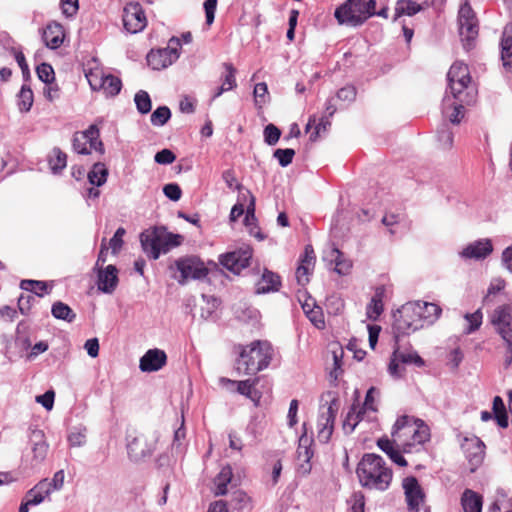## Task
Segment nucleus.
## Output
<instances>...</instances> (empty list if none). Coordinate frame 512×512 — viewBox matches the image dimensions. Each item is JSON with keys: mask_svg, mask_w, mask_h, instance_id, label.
<instances>
[{"mask_svg": "<svg viewBox=\"0 0 512 512\" xmlns=\"http://www.w3.org/2000/svg\"><path fill=\"white\" fill-rule=\"evenodd\" d=\"M167 362V355L158 348L149 349L141 358L139 368L142 372H156L162 369Z\"/></svg>", "mask_w": 512, "mask_h": 512, "instance_id": "412c9836", "label": "nucleus"}, {"mask_svg": "<svg viewBox=\"0 0 512 512\" xmlns=\"http://www.w3.org/2000/svg\"><path fill=\"white\" fill-rule=\"evenodd\" d=\"M156 433L139 434L128 440L127 451L131 460L140 461L150 456L156 448Z\"/></svg>", "mask_w": 512, "mask_h": 512, "instance_id": "f8f14e48", "label": "nucleus"}, {"mask_svg": "<svg viewBox=\"0 0 512 512\" xmlns=\"http://www.w3.org/2000/svg\"><path fill=\"white\" fill-rule=\"evenodd\" d=\"M217 7V0H206L204 2V9L206 13V23L211 25L215 18V11Z\"/></svg>", "mask_w": 512, "mask_h": 512, "instance_id": "69168bd1", "label": "nucleus"}, {"mask_svg": "<svg viewBox=\"0 0 512 512\" xmlns=\"http://www.w3.org/2000/svg\"><path fill=\"white\" fill-rule=\"evenodd\" d=\"M123 25L132 34L141 32L147 26V18L142 6L136 2L128 3L123 11Z\"/></svg>", "mask_w": 512, "mask_h": 512, "instance_id": "4468645a", "label": "nucleus"}, {"mask_svg": "<svg viewBox=\"0 0 512 512\" xmlns=\"http://www.w3.org/2000/svg\"><path fill=\"white\" fill-rule=\"evenodd\" d=\"M352 268L351 260L344 257L343 253L334 264V271L339 275H348Z\"/></svg>", "mask_w": 512, "mask_h": 512, "instance_id": "6e6d98bb", "label": "nucleus"}, {"mask_svg": "<svg viewBox=\"0 0 512 512\" xmlns=\"http://www.w3.org/2000/svg\"><path fill=\"white\" fill-rule=\"evenodd\" d=\"M232 476H233L232 468L229 465L224 466L221 469V471L219 472V474L216 476V478L214 480L215 494L217 496L225 495L227 493V491H228L227 485L231 482Z\"/></svg>", "mask_w": 512, "mask_h": 512, "instance_id": "72a5a7b5", "label": "nucleus"}, {"mask_svg": "<svg viewBox=\"0 0 512 512\" xmlns=\"http://www.w3.org/2000/svg\"><path fill=\"white\" fill-rule=\"evenodd\" d=\"M179 239V235L164 238L156 231L142 233L140 237L143 250L153 259L159 258L161 253H167L171 247L179 245Z\"/></svg>", "mask_w": 512, "mask_h": 512, "instance_id": "1a4fd4ad", "label": "nucleus"}, {"mask_svg": "<svg viewBox=\"0 0 512 512\" xmlns=\"http://www.w3.org/2000/svg\"><path fill=\"white\" fill-rule=\"evenodd\" d=\"M273 348L267 341L256 340L242 348L237 361V370L243 374H256L270 364Z\"/></svg>", "mask_w": 512, "mask_h": 512, "instance_id": "20e7f679", "label": "nucleus"}, {"mask_svg": "<svg viewBox=\"0 0 512 512\" xmlns=\"http://www.w3.org/2000/svg\"><path fill=\"white\" fill-rule=\"evenodd\" d=\"M20 288L34 293L38 297L43 296V291H46L47 284L44 281L38 280H22L20 283Z\"/></svg>", "mask_w": 512, "mask_h": 512, "instance_id": "37998d69", "label": "nucleus"}, {"mask_svg": "<svg viewBox=\"0 0 512 512\" xmlns=\"http://www.w3.org/2000/svg\"><path fill=\"white\" fill-rule=\"evenodd\" d=\"M18 98L19 109L23 112H28L31 109L34 100L32 90L29 87H26L25 85L22 86Z\"/></svg>", "mask_w": 512, "mask_h": 512, "instance_id": "c03bdc74", "label": "nucleus"}, {"mask_svg": "<svg viewBox=\"0 0 512 512\" xmlns=\"http://www.w3.org/2000/svg\"><path fill=\"white\" fill-rule=\"evenodd\" d=\"M463 512H482L483 498L471 489H465L460 498Z\"/></svg>", "mask_w": 512, "mask_h": 512, "instance_id": "c756f323", "label": "nucleus"}, {"mask_svg": "<svg viewBox=\"0 0 512 512\" xmlns=\"http://www.w3.org/2000/svg\"><path fill=\"white\" fill-rule=\"evenodd\" d=\"M170 117V109L167 106H160L151 114L150 120L154 126H163Z\"/></svg>", "mask_w": 512, "mask_h": 512, "instance_id": "49530a36", "label": "nucleus"}, {"mask_svg": "<svg viewBox=\"0 0 512 512\" xmlns=\"http://www.w3.org/2000/svg\"><path fill=\"white\" fill-rule=\"evenodd\" d=\"M306 316L316 328L323 329L325 327L322 308L315 303H312L311 310H307Z\"/></svg>", "mask_w": 512, "mask_h": 512, "instance_id": "a18cd8bd", "label": "nucleus"}, {"mask_svg": "<svg viewBox=\"0 0 512 512\" xmlns=\"http://www.w3.org/2000/svg\"><path fill=\"white\" fill-rule=\"evenodd\" d=\"M99 136L96 125H90L85 131L76 132L73 136V150L80 155H88L92 150L103 154L104 146Z\"/></svg>", "mask_w": 512, "mask_h": 512, "instance_id": "9b49d317", "label": "nucleus"}, {"mask_svg": "<svg viewBox=\"0 0 512 512\" xmlns=\"http://www.w3.org/2000/svg\"><path fill=\"white\" fill-rule=\"evenodd\" d=\"M220 383L222 385H237V391L251 399L256 404L260 399V393L255 389L256 380H244V381H234L228 378H220Z\"/></svg>", "mask_w": 512, "mask_h": 512, "instance_id": "bb28decb", "label": "nucleus"}, {"mask_svg": "<svg viewBox=\"0 0 512 512\" xmlns=\"http://www.w3.org/2000/svg\"><path fill=\"white\" fill-rule=\"evenodd\" d=\"M336 96L341 101L351 103L356 98V89L353 86H345L338 90Z\"/></svg>", "mask_w": 512, "mask_h": 512, "instance_id": "680f3d73", "label": "nucleus"}, {"mask_svg": "<svg viewBox=\"0 0 512 512\" xmlns=\"http://www.w3.org/2000/svg\"><path fill=\"white\" fill-rule=\"evenodd\" d=\"M164 195L172 201H178L181 198L182 191L178 184L169 183L163 187Z\"/></svg>", "mask_w": 512, "mask_h": 512, "instance_id": "4d7b16f0", "label": "nucleus"}, {"mask_svg": "<svg viewBox=\"0 0 512 512\" xmlns=\"http://www.w3.org/2000/svg\"><path fill=\"white\" fill-rule=\"evenodd\" d=\"M313 440L306 435L302 434L299 438V444L297 448V472L302 476L310 474L312 469L311 458L314 455L311 445Z\"/></svg>", "mask_w": 512, "mask_h": 512, "instance_id": "6ab92c4d", "label": "nucleus"}, {"mask_svg": "<svg viewBox=\"0 0 512 512\" xmlns=\"http://www.w3.org/2000/svg\"><path fill=\"white\" fill-rule=\"evenodd\" d=\"M281 285L280 277L274 272L265 269L261 278L256 283V293L265 294L279 290Z\"/></svg>", "mask_w": 512, "mask_h": 512, "instance_id": "c85d7f7f", "label": "nucleus"}, {"mask_svg": "<svg viewBox=\"0 0 512 512\" xmlns=\"http://www.w3.org/2000/svg\"><path fill=\"white\" fill-rule=\"evenodd\" d=\"M53 154L55 157L50 160V166L53 172L57 173L66 167L67 155L58 148L53 150Z\"/></svg>", "mask_w": 512, "mask_h": 512, "instance_id": "de8ad7c7", "label": "nucleus"}, {"mask_svg": "<svg viewBox=\"0 0 512 512\" xmlns=\"http://www.w3.org/2000/svg\"><path fill=\"white\" fill-rule=\"evenodd\" d=\"M32 442L33 459L37 463H40L45 459L47 455L48 444L44 440V435L41 431H34L32 433Z\"/></svg>", "mask_w": 512, "mask_h": 512, "instance_id": "473e14b6", "label": "nucleus"}, {"mask_svg": "<svg viewBox=\"0 0 512 512\" xmlns=\"http://www.w3.org/2000/svg\"><path fill=\"white\" fill-rule=\"evenodd\" d=\"M108 176V170L106 166L103 163H95L91 169V171L88 173V180L90 184L95 185L97 187L102 186Z\"/></svg>", "mask_w": 512, "mask_h": 512, "instance_id": "e433bc0d", "label": "nucleus"}, {"mask_svg": "<svg viewBox=\"0 0 512 512\" xmlns=\"http://www.w3.org/2000/svg\"><path fill=\"white\" fill-rule=\"evenodd\" d=\"M34 299H35V297L33 295H30V294H27V295L22 294L19 297V299H18V308H19V311L23 315L28 314V312L31 309V305H32V302L34 301Z\"/></svg>", "mask_w": 512, "mask_h": 512, "instance_id": "0e129e2a", "label": "nucleus"}, {"mask_svg": "<svg viewBox=\"0 0 512 512\" xmlns=\"http://www.w3.org/2000/svg\"><path fill=\"white\" fill-rule=\"evenodd\" d=\"M357 475L363 487L386 490L392 480V471L383 458L376 454H365L357 467Z\"/></svg>", "mask_w": 512, "mask_h": 512, "instance_id": "7ed1b4c3", "label": "nucleus"}, {"mask_svg": "<svg viewBox=\"0 0 512 512\" xmlns=\"http://www.w3.org/2000/svg\"><path fill=\"white\" fill-rule=\"evenodd\" d=\"M222 178L231 189L235 188L239 190L242 187L241 184L237 183L235 173L232 169L225 170L222 174Z\"/></svg>", "mask_w": 512, "mask_h": 512, "instance_id": "774afa93", "label": "nucleus"}, {"mask_svg": "<svg viewBox=\"0 0 512 512\" xmlns=\"http://www.w3.org/2000/svg\"><path fill=\"white\" fill-rule=\"evenodd\" d=\"M383 294V289L378 288L370 303L367 305L366 314L370 320H376L383 312Z\"/></svg>", "mask_w": 512, "mask_h": 512, "instance_id": "f704fd0d", "label": "nucleus"}, {"mask_svg": "<svg viewBox=\"0 0 512 512\" xmlns=\"http://www.w3.org/2000/svg\"><path fill=\"white\" fill-rule=\"evenodd\" d=\"M374 394H378V391L376 390V388L371 387L366 393V397H365L363 406L360 408L362 410L363 414H365L367 410L372 411V412L377 411V408L374 405V402H375Z\"/></svg>", "mask_w": 512, "mask_h": 512, "instance_id": "052dcab7", "label": "nucleus"}, {"mask_svg": "<svg viewBox=\"0 0 512 512\" xmlns=\"http://www.w3.org/2000/svg\"><path fill=\"white\" fill-rule=\"evenodd\" d=\"M461 449L471 466H479L485 456V444L475 435L463 437L460 443Z\"/></svg>", "mask_w": 512, "mask_h": 512, "instance_id": "a211bd4d", "label": "nucleus"}, {"mask_svg": "<svg viewBox=\"0 0 512 512\" xmlns=\"http://www.w3.org/2000/svg\"><path fill=\"white\" fill-rule=\"evenodd\" d=\"M491 323L504 342L512 341V304L498 306L491 315Z\"/></svg>", "mask_w": 512, "mask_h": 512, "instance_id": "ddd939ff", "label": "nucleus"}, {"mask_svg": "<svg viewBox=\"0 0 512 512\" xmlns=\"http://www.w3.org/2000/svg\"><path fill=\"white\" fill-rule=\"evenodd\" d=\"M280 136L281 131L274 124H268L264 128V140L268 145H275L279 141Z\"/></svg>", "mask_w": 512, "mask_h": 512, "instance_id": "864d4df0", "label": "nucleus"}, {"mask_svg": "<svg viewBox=\"0 0 512 512\" xmlns=\"http://www.w3.org/2000/svg\"><path fill=\"white\" fill-rule=\"evenodd\" d=\"M118 284V270L114 265H108L105 269H99L98 289L104 293H112Z\"/></svg>", "mask_w": 512, "mask_h": 512, "instance_id": "b1692460", "label": "nucleus"}, {"mask_svg": "<svg viewBox=\"0 0 512 512\" xmlns=\"http://www.w3.org/2000/svg\"><path fill=\"white\" fill-rule=\"evenodd\" d=\"M54 397V391L48 390L44 394L36 396V402L41 404L45 409L51 410L54 405Z\"/></svg>", "mask_w": 512, "mask_h": 512, "instance_id": "e2e57ef3", "label": "nucleus"}, {"mask_svg": "<svg viewBox=\"0 0 512 512\" xmlns=\"http://www.w3.org/2000/svg\"><path fill=\"white\" fill-rule=\"evenodd\" d=\"M251 258L252 249L249 246H245L236 251L221 255L219 262L229 271L239 274L242 269L249 266Z\"/></svg>", "mask_w": 512, "mask_h": 512, "instance_id": "dca6fc26", "label": "nucleus"}, {"mask_svg": "<svg viewBox=\"0 0 512 512\" xmlns=\"http://www.w3.org/2000/svg\"><path fill=\"white\" fill-rule=\"evenodd\" d=\"M493 415L497 421V424L501 428H506L508 426V416L506 412L505 404L500 396H495L493 399Z\"/></svg>", "mask_w": 512, "mask_h": 512, "instance_id": "4c0bfd02", "label": "nucleus"}, {"mask_svg": "<svg viewBox=\"0 0 512 512\" xmlns=\"http://www.w3.org/2000/svg\"><path fill=\"white\" fill-rule=\"evenodd\" d=\"M51 494L48 488V479L39 481L33 488H31L25 495L27 499H30V503L36 506L41 504L46 497Z\"/></svg>", "mask_w": 512, "mask_h": 512, "instance_id": "7c9ffc66", "label": "nucleus"}, {"mask_svg": "<svg viewBox=\"0 0 512 512\" xmlns=\"http://www.w3.org/2000/svg\"><path fill=\"white\" fill-rule=\"evenodd\" d=\"M181 39L172 37L166 48L151 50L147 55V63L154 70H161L172 65L180 56Z\"/></svg>", "mask_w": 512, "mask_h": 512, "instance_id": "9d476101", "label": "nucleus"}, {"mask_svg": "<svg viewBox=\"0 0 512 512\" xmlns=\"http://www.w3.org/2000/svg\"><path fill=\"white\" fill-rule=\"evenodd\" d=\"M125 233L126 230L123 227H119L110 239L109 245L113 254H117L121 250Z\"/></svg>", "mask_w": 512, "mask_h": 512, "instance_id": "5fc2aeb1", "label": "nucleus"}, {"mask_svg": "<svg viewBox=\"0 0 512 512\" xmlns=\"http://www.w3.org/2000/svg\"><path fill=\"white\" fill-rule=\"evenodd\" d=\"M375 0H347L335 10L339 24L356 27L375 14Z\"/></svg>", "mask_w": 512, "mask_h": 512, "instance_id": "423d86ee", "label": "nucleus"}, {"mask_svg": "<svg viewBox=\"0 0 512 512\" xmlns=\"http://www.w3.org/2000/svg\"><path fill=\"white\" fill-rule=\"evenodd\" d=\"M482 318L483 315L480 309H478L474 313L466 314L465 319L469 323V326L466 328V333L470 334L476 331L482 324Z\"/></svg>", "mask_w": 512, "mask_h": 512, "instance_id": "603ef678", "label": "nucleus"}, {"mask_svg": "<svg viewBox=\"0 0 512 512\" xmlns=\"http://www.w3.org/2000/svg\"><path fill=\"white\" fill-rule=\"evenodd\" d=\"M294 155L295 151L291 148L276 149L273 153V156L278 160L280 166L282 167H286L291 164Z\"/></svg>", "mask_w": 512, "mask_h": 512, "instance_id": "3c124183", "label": "nucleus"}, {"mask_svg": "<svg viewBox=\"0 0 512 512\" xmlns=\"http://www.w3.org/2000/svg\"><path fill=\"white\" fill-rule=\"evenodd\" d=\"M38 78L45 84H52L54 81V70L53 67L48 63L40 64L36 69Z\"/></svg>", "mask_w": 512, "mask_h": 512, "instance_id": "8fccbe9b", "label": "nucleus"}, {"mask_svg": "<svg viewBox=\"0 0 512 512\" xmlns=\"http://www.w3.org/2000/svg\"><path fill=\"white\" fill-rule=\"evenodd\" d=\"M175 154L169 149H163L156 153L154 160L158 164L168 165L175 161Z\"/></svg>", "mask_w": 512, "mask_h": 512, "instance_id": "bf43d9fd", "label": "nucleus"}, {"mask_svg": "<svg viewBox=\"0 0 512 512\" xmlns=\"http://www.w3.org/2000/svg\"><path fill=\"white\" fill-rule=\"evenodd\" d=\"M391 436L397 447H401L405 453H411L416 446L430 440V429L423 420L404 415L396 420Z\"/></svg>", "mask_w": 512, "mask_h": 512, "instance_id": "f03ea898", "label": "nucleus"}, {"mask_svg": "<svg viewBox=\"0 0 512 512\" xmlns=\"http://www.w3.org/2000/svg\"><path fill=\"white\" fill-rule=\"evenodd\" d=\"M134 101H135L137 110L141 114H147L151 111V107H152L151 99H150L149 94L146 91H144V90L138 91L135 94Z\"/></svg>", "mask_w": 512, "mask_h": 512, "instance_id": "79ce46f5", "label": "nucleus"}, {"mask_svg": "<svg viewBox=\"0 0 512 512\" xmlns=\"http://www.w3.org/2000/svg\"><path fill=\"white\" fill-rule=\"evenodd\" d=\"M450 94L458 101L472 104L476 99V90L470 85L471 77L468 66L462 62H455L447 74Z\"/></svg>", "mask_w": 512, "mask_h": 512, "instance_id": "39448f33", "label": "nucleus"}, {"mask_svg": "<svg viewBox=\"0 0 512 512\" xmlns=\"http://www.w3.org/2000/svg\"><path fill=\"white\" fill-rule=\"evenodd\" d=\"M393 355L401 363L414 364L417 367L424 366V360L418 355L416 351H401L399 348H396L393 352Z\"/></svg>", "mask_w": 512, "mask_h": 512, "instance_id": "58836bf2", "label": "nucleus"}, {"mask_svg": "<svg viewBox=\"0 0 512 512\" xmlns=\"http://www.w3.org/2000/svg\"><path fill=\"white\" fill-rule=\"evenodd\" d=\"M88 82L93 90H103L106 96H116L121 88V80L113 75L90 74L87 76Z\"/></svg>", "mask_w": 512, "mask_h": 512, "instance_id": "aec40b11", "label": "nucleus"}, {"mask_svg": "<svg viewBox=\"0 0 512 512\" xmlns=\"http://www.w3.org/2000/svg\"><path fill=\"white\" fill-rule=\"evenodd\" d=\"M42 38L48 48L57 49L64 40L63 27L58 23L48 24L43 31Z\"/></svg>", "mask_w": 512, "mask_h": 512, "instance_id": "cd10ccee", "label": "nucleus"}, {"mask_svg": "<svg viewBox=\"0 0 512 512\" xmlns=\"http://www.w3.org/2000/svg\"><path fill=\"white\" fill-rule=\"evenodd\" d=\"M169 268L179 272V275L173 274V278L180 285H185L189 280H201L208 275V268L195 256L179 258Z\"/></svg>", "mask_w": 512, "mask_h": 512, "instance_id": "0eeeda50", "label": "nucleus"}, {"mask_svg": "<svg viewBox=\"0 0 512 512\" xmlns=\"http://www.w3.org/2000/svg\"><path fill=\"white\" fill-rule=\"evenodd\" d=\"M501 60L507 71L512 70V22L507 24L503 30L501 41Z\"/></svg>", "mask_w": 512, "mask_h": 512, "instance_id": "a878e982", "label": "nucleus"}, {"mask_svg": "<svg viewBox=\"0 0 512 512\" xmlns=\"http://www.w3.org/2000/svg\"><path fill=\"white\" fill-rule=\"evenodd\" d=\"M225 74L223 75L222 84L220 87L225 88V91H231L236 88V69L231 63H224Z\"/></svg>", "mask_w": 512, "mask_h": 512, "instance_id": "a19ab883", "label": "nucleus"}, {"mask_svg": "<svg viewBox=\"0 0 512 512\" xmlns=\"http://www.w3.org/2000/svg\"><path fill=\"white\" fill-rule=\"evenodd\" d=\"M337 412V400H332L326 408L321 410L317 422V438L321 443H327L329 441L333 432Z\"/></svg>", "mask_w": 512, "mask_h": 512, "instance_id": "2eb2a0df", "label": "nucleus"}, {"mask_svg": "<svg viewBox=\"0 0 512 512\" xmlns=\"http://www.w3.org/2000/svg\"><path fill=\"white\" fill-rule=\"evenodd\" d=\"M393 21L406 16H414L422 10V6L413 0H398L395 5Z\"/></svg>", "mask_w": 512, "mask_h": 512, "instance_id": "2f4dec72", "label": "nucleus"}, {"mask_svg": "<svg viewBox=\"0 0 512 512\" xmlns=\"http://www.w3.org/2000/svg\"><path fill=\"white\" fill-rule=\"evenodd\" d=\"M363 415L364 414L361 409H358V407L355 405L352 406L344 420V430L348 433H352L358 423L363 419Z\"/></svg>", "mask_w": 512, "mask_h": 512, "instance_id": "ea45409f", "label": "nucleus"}, {"mask_svg": "<svg viewBox=\"0 0 512 512\" xmlns=\"http://www.w3.org/2000/svg\"><path fill=\"white\" fill-rule=\"evenodd\" d=\"M442 309L435 303L415 301L403 306L401 315L395 320L394 328L398 333L409 334L434 324Z\"/></svg>", "mask_w": 512, "mask_h": 512, "instance_id": "f257e3e1", "label": "nucleus"}, {"mask_svg": "<svg viewBox=\"0 0 512 512\" xmlns=\"http://www.w3.org/2000/svg\"><path fill=\"white\" fill-rule=\"evenodd\" d=\"M63 14L73 16L78 10V0H61Z\"/></svg>", "mask_w": 512, "mask_h": 512, "instance_id": "338daca9", "label": "nucleus"}, {"mask_svg": "<svg viewBox=\"0 0 512 512\" xmlns=\"http://www.w3.org/2000/svg\"><path fill=\"white\" fill-rule=\"evenodd\" d=\"M493 252L492 241L488 238L476 240L468 244L460 256L465 259L483 260Z\"/></svg>", "mask_w": 512, "mask_h": 512, "instance_id": "4be33fe9", "label": "nucleus"}, {"mask_svg": "<svg viewBox=\"0 0 512 512\" xmlns=\"http://www.w3.org/2000/svg\"><path fill=\"white\" fill-rule=\"evenodd\" d=\"M315 253L311 245H306L304 255L296 269V279L299 285L305 286L309 282V275L315 266Z\"/></svg>", "mask_w": 512, "mask_h": 512, "instance_id": "5701e85b", "label": "nucleus"}, {"mask_svg": "<svg viewBox=\"0 0 512 512\" xmlns=\"http://www.w3.org/2000/svg\"><path fill=\"white\" fill-rule=\"evenodd\" d=\"M253 94L256 105L261 107L263 104H266L269 100L267 84L265 82L257 83L254 87Z\"/></svg>", "mask_w": 512, "mask_h": 512, "instance_id": "09e8293b", "label": "nucleus"}, {"mask_svg": "<svg viewBox=\"0 0 512 512\" xmlns=\"http://www.w3.org/2000/svg\"><path fill=\"white\" fill-rule=\"evenodd\" d=\"M65 473L64 470L57 471L51 480H48V488L50 492L59 491L64 485Z\"/></svg>", "mask_w": 512, "mask_h": 512, "instance_id": "13d9d810", "label": "nucleus"}, {"mask_svg": "<svg viewBox=\"0 0 512 512\" xmlns=\"http://www.w3.org/2000/svg\"><path fill=\"white\" fill-rule=\"evenodd\" d=\"M464 105L467 104L458 101L452 95L446 94L443 99L442 110L444 114L448 115L451 123L458 124L464 116Z\"/></svg>", "mask_w": 512, "mask_h": 512, "instance_id": "393cba45", "label": "nucleus"}, {"mask_svg": "<svg viewBox=\"0 0 512 512\" xmlns=\"http://www.w3.org/2000/svg\"><path fill=\"white\" fill-rule=\"evenodd\" d=\"M459 34L463 47L469 51L474 47L478 36V21L470 4L466 1L461 5L458 13Z\"/></svg>", "mask_w": 512, "mask_h": 512, "instance_id": "6e6552de", "label": "nucleus"}, {"mask_svg": "<svg viewBox=\"0 0 512 512\" xmlns=\"http://www.w3.org/2000/svg\"><path fill=\"white\" fill-rule=\"evenodd\" d=\"M402 487L408 510L418 512L420 505L423 504L425 500V493L418 480L414 476L406 477L402 481Z\"/></svg>", "mask_w": 512, "mask_h": 512, "instance_id": "f3484780", "label": "nucleus"}, {"mask_svg": "<svg viewBox=\"0 0 512 512\" xmlns=\"http://www.w3.org/2000/svg\"><path fill=\"white\" fill-rule=\"evenodd\" d=\"M51 314L54 318L68 323H72L76 319V313L62 301H57L52 305Z\"/></svg>", "mask_w": 512, "mask_h": 512, "instance_id": "c9c22d12", "label": "nucleus"}]
</instances>
